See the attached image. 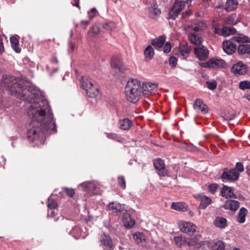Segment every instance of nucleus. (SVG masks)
Instances as JSON below:
<instances>
[{
    "label": "nucleus",
    "instance_id": "nucleus-36",
    "mask_svg": "<svg viewBox=\"0 0 250 250\" xmlns=\"http://www.w3.org/2000/svg\"><path fill=\"white\" fill-rule=\"evenodd\" d=\"M133 238L135 242L139 244L146 242V237L142 233H136L133 235Z\"/></svg>",
    "mask_w": 250,
    "mask_h": 250
},
{
    "label": "nucleus",
    "instance_id": "nucleus-48",
    "mask_svg": "<svg viewBox=\"0 0 250 250\" xmlns=\"http://www.w3.org/2000/svg\"><path fill=\"white\" fill-rule=\"evenodd\" d=\"M218 185L216 184H212L208 187V191L214 194L218 188Z\"/></svg>",
    "mask_w": 250,
    "mask_h": 250
},
{
    "label": "nucleus",
    "instance_id": "nucleus-30",
    "mask_svg": "<svg viewBox=\"0 0 250 250\" xmlns=\"http://www.w3.org/2000/svg\"><path fill=\"white\" fill-rule=\"evenodd\" d=\"M165 42V38L164 36H160L158 38L154 39L152 41V44L157 47L161 48Z\"/></svg>",
    "mask_w": 250,
    "mask_h": 250
},
{
    "label": "nucleus",
    "instance_id": "nucleus-22",
    "mask_svg": "<svg viewBox=\"0 0 250 250\" xmlns=\"http://www.w3.org/2000/svg\"><path fill=\"white\" fill-rule=\"evenodd\" d=\"M122 220L125 227L127 229L131 228L135 224V221L127 213L124 214Z\"/></svg>",
    "mask_w": 250,
    "mask_h": 250
},
{
    "label": "nucleus",
    "instance_id": "nucleus-19",
    "mask_svg": "<svg viewBox=\"0 0 250 250\" xmlns=\"http://www.w3.org/2000/svg\"><path fill=\"white\" fill-rule=\"evenodd\" d=\"M207 27L206 23L203 21H200L197 23L191 24L186 27L187 30H193L196 32L204 30Z\"/></svg>",
    "mask_w": 250,
    "mask_h": 250
},
{
    "label": "nucleus",
    "instance_id": "nucleus-63",
    "mask_svg": "<svg viewBox=\"0 0 250 250\" xmlns=\"http://www.w3.org/2000/svg\"><path fill=\"white\" fill-rule=\"evenodd\" d=\"M183 148H186V149H188V146L187 144H183V146H182Z\"/></svg>",
    "mask_w": 250,
    "mask_h": 250
},
{
    "label": "nucleus",
    "instance_id": "nucleus-31",
    "mask_svg": "<svg viewBox=\"0 0 250 250\" xmlns=\"http://www.w3.org/2000/svg\"><path fill=\"white\" fill-rule=\"evenodd\" d=\"M188 38L190 40V41L194 44L199 46L201 45L200 44L202 42L201 40H200V37L194 34V33H190L188 35Z\"/></svg>",
    "mask_w": 250,
    "mask_h": 250
},
{
    "label": "nucleus",
    "instance_id": "nucleus-64",
    "mask_svg": "<svg viewBox=\"0 0 250 250\" xmlns=\"http://www.w3.org/2000/svg\"><path fill=\"white\" fill-rule=\"evenodd\" d=\"M247 99L248 101H250V94L247 96Z\"/></svg>",
    "mask_w": 250,
    "mask_h": 250
},
{
    "label": "nucleus",
    "instance_id": "nucleus-52",
    "mask_svg": "<svg viewBox=\"0 0 250 250\" xmlns=\"http://www.w3.org/2000/svg\"><path fill=\"white\" fill-rule=\"evenodd\" d=\"M235 117V114H231L230 115L225 114L224 116H222V118L225 120H231L234 118Z\"/></svg>",
    "mask_w": 250,
    "mask_h": 250
},
{
    "label": "nucleus",
    "instance_id": "nucleus-49",
    "mask_svg": "<svg viewBox=\"0 0 250 250\" xmlns=\"http://www.w3.org/2000/svg\"><path fill=\"white\" fill-rule=\"evenodd\" d=\"M97 14V10L95 8H92L90 11L88 12V17L90 20L94 18L96 16Z\"/></svg>",
    "mask_w": 250,
    "mask_h": 250
},
{
    "label": "nucleus",
    "instance_id": "nucleus-38",
    "mask_svg": "<svg viewBox=\"0 0 250 250\" xmlns=\"http://www.w3.org/2000/svg\"><path fill=\"white\" fill-rule=\"evenodd\" d=\"M225 244L221 241H218L214 243L211 250H225Z\"/></svg>",
    "mask_w": 250,
    "mask_h": 250
},
{
    "label": "nucleus",
    "instance_id": "nucleus-1",
    "mask_svg": "<svg viewBox=\"0 0 250 250\" xmlns=\"http://www.w3.org/2000/svg\"><path fill=\"white\" fill-rule=\"evenodd\" d=\"M11 83L7 87L12 94L17 95L31 104L28 115L31 119L27 131V137L31 141L38 139L41 134L49 130L56 132V125L51 108L46 100L37 97L40 93L34 86H26L22 80L11 79Z\"/></svg>",
    "mask_w": 250,
    "mask_h": 250
},
{
    "label": "nucleus",
    "instance_id": "nucleus-10",
    "mask_svg": "<svg viewBox=\"0 0 250 250\" xmlns=\"http://www.w3.org/2000/svg\"><path fill=\"white\" fill-rule=\"evenodd\" d=\"M158 85L156 83H144L141 89L142 88V93L145 97H148L150 95L153 91L158 87Z\"/></svg>",
    "mask_w": 250,
    "mask_h": 250
},
{
    "label": "nucleus",
    "instance_id": "nucleus-6",
    "mask_svg": "<svg viewBox=\"0 0 250 250\" xmlns=\"http://www.w3.org/2000/svg\"><path fill=\"white\" fill-rule=\"evenodd\" d=\"M239 173L236 169H231L229 171L225 170L221 176V178L224 182L228 181H235L238 179Z\"/></svg>",
    "mask_w": 250,
    "mask_h": 250
},
{
    "label": "nucleus",
    "instance_id": "nucleus-27",
    "mask_svg": "<svg viewBox=\"0 0 250 250\" xmlns=\"http://www.w3.org/2000/svg\"><path fill=\"white\" fill-rule=\"evenodd\" d=\"M227 220L221 217H217L213 222V224L218 228H225L227 226Z\"/></svg>",
    "mask_w": 250,
    "mask_h": 250
},
{
    "label": "nucleus",
    "instance_id": "nucleus-42",
    "mask_svg": "<svg viewBox=\"0 0 250 250\" xmlns=\"http://www.w3.org/2000/svg\"><path fill=\"white\" fill-rule=\"evenodd\" d=\"M103 27L107 31H112L116 27V25L113 22H109L104 24Z\"/></svg>",
    "mask_w": 250,
    "mask_h": 250
},
{
    "label": "nucleus",
    "instance_id": "nucleus-56",
    "mask_svg": "<svg viewBox=\"0 0 250 250\" xmlns=\"http://www.w3.org/2000/svg\"><path fill=\"white\" fill-rule=\"evenodd\" d=\"M80 0H73L72 2V4L73 6L77 7L79 9H80V6L79 5Z\"/></svg>",
    "mask_w": 250,
    "mask_h": 250
},
{
    "label": "nucleus",
    "instance_id": "nucleus-7",
    "mask_svg": "<svg viewBox=\"0 0 250 250\" xmlns=\"http://www.w3.org/2000/svg\"><path fill=\"white\" fill-rule=\"evenodd\" d=\"M180 230L191 235L196 231V226L190 222L181 221L179 223Z\"/></svg>",
    "mask_w": 250,
    "mask_h": 250
},
{
    "label": "nucleus",
    "instance_id": "nucleus-47",
    "mask_svg": "<svg viewBox=\"0 0 250 250\" xmlns=\"http://www.w3.org/2000/svg\"><path fill=\"white\" fill-rule=\"evenodd\" d=\"M206 83L208 87L210 90H214L217 87V83L215 81L212 82H207Z\"/></svg>",
    "mask_w": 250,
    "mask_h": 250
},
{
    "label": "nucleus",
    "instance_id": "nucleus-39",
    "mask_svg": "<svg viewBox=\"0 0 250 250\" xmlns=\"http://www.w3.org/2000/svg\"><path fill=\"white\" fill-rule=\"evenodd\" d=\"M175 244L179 247H181L186 242L185 237L181 235L174 237Z\"/></svg>",
    "mask_w": 250,
    "mask_h": 250
},
{
    "label": "nucleus",
    "instance_id": "nucleus-33",
    "mask_svg": "<svg viewBox=\"0 0 250 250\" xmlns=\"http://www.w3.org/2000/svg\"><path fill=\"white\" fill-rule=\"evenodd\" d=\"M238 52L241 54L250 53V45L249 44H241L239 45L238 47Z\"/></svg>",
    "mask_w": 250,
    "mask_h": 250
},
{
    "label": "nucleus",
    "instance_id": "nucleus-12",
    "mask_svg": "<svg viewBox=\"0 0 250 250\" xmlns=\"http://www.w3.org/2000/svg\"><path fill=\"white\" fill-rule=\"evenodd\" d=\"M201 236L197 235L194 237L190 238L187 242L188 245L189 247H193L199 245L200 247L205 246L204 249L209 247V243L208 241H200Z\"/></svg>",
    "mask_w": 250,
    "mask_h": 250
},
{
    "label": "nucleus",
    "instance_id": "nucleus-20",
    "mask_svg": "<svg viewBox=\"0 0 250 250\" xmlns=\"http://www.w3.org/2000/svg\"><path fill=\"white\" fill-rule=\"evenodd\" d=\"M233 188L230 187L224 186L221 190V195L226 198H237V196L233 193Z\"/></svg>",
    "mask_w": 250,
    "mask_h": 250
},
{
    "label": "nucleus",
    "instance_id": "nucleus-57",
    "mask_svg": "<svg viewBox=\"0 0 250 250\" xmlns=\"http://www.w3.org/2000/svg\"><path fill=\"white\" fill-rule=\"evenodd\" d=\"M55 213V211L53 209H50L48 211V216L51 217H54V214Z\"/></svg>",
    "mask_w": 250,
    "mask_h": 250
},
{
    "label": "nucleus",
    "instance_id": "nucleus-59",
    "mask_svg": "<svg viewBox=\"0 0 250 250\" xmlns=\"http://www.w3.org/2000/svg\"><path fill=\"white\" fill-rule=\"evenodd\" d=\"M70 46L71 51H73L75 49V45L72 42L70 43Z\"/></svg>",
    "mask_w": 250,
    "mask_h": 250
},
{
    "label": "nucleus",
    "instance_id": "nucleus-34",
    "mask_svg": "<svg viewBox=\"0 0 250 250\" xmlns=\"http://www.w3.org/2000/svg\"><path fill=\"white\" fill-rule=\"evenodd\" d=\"M236 29L233 27H223L222 28V36H229L230 35L234 34L236 32Z\"/></svg>",
    "mask_w": 250,
    "mask_h": 250
},
{
    "label": "nucleus",
    "instance_id": "nucleus-50",
    "mask_svg": "<svg viewBox=\"0 0 250 250\" xmlns=\"http://www.w3.org/2000/svg\"><path fill=\"white\" fill-rule=\"evenodd\" d=\"M177 59L174 57H171L169 59V64L172 67H174L177 64Z\"/></svg>",
    "mask_w": 250,
    "mask_h": 250
},
{
    "label": "nucleus",
    "instance_id": "nucleus-4",
    "mask_svg": "<svg viewBox=\"0 0 250 250\" xmlns=\"http://www.w3.org/2000/svg\"><path fill=\"white\" fill-rule=\"evenodd\" d=\"M82 86L86 91L89 97L95 98L99 94L98 89L94 87L91 82L87 79L83 78L81 80Z\"/></svg>",
    "mask_w": 250,
    "mask_h": 250
},
{
    "label": "nucleus",
    "instance_id": "nucleus-35",
    "mask_svg": "<svg viewBox=\"0 0 250 250\" xmlns=\"http://www.w3.org/2000/svg\"><path fill=\"white\" fill-rule=\"evenodd\" d=\"M11 46L14 51L17 53H20L21 49L19 47V41L15 37H12L10 39Z\"/></svg>",
    "mask_w": 250,
    "mask_h": 250
},
{
    "label": "nucleus",
    "instance_id": "nucleus-43",
    "mask_svg": "<svg viewBox=\"0 0 250 250\" xmlns=\"http://www.w3.org/2000/svg\"><path fill=\"white\" fill-rule=\"evenodd\" d=\"M240 89L245 90L246 89H250V82L248 81H244L239 83V86Z\"/></svg>",
    "mask_w": 250,
    "mask_h": 250
},
{
    "label": "nucleus",
    "instance_id": "nucleus-13",
    "mask_svg": "<svg viewBox=\"0 0 250 250\" xmlns=\"http://www.w3.org/2000/svg\"><path fill=\"white\" fill-rule=\"evenodd\" d=\"M85 191L90 192L93 194H97L98 193V187L94 182H85L80 185Z\"/></svg>",
    "mask_w": 250,
    "mask_h": 250
},
{
    "label": "nucleus",
    "instance_id": "nucleus-62",
    "mask_svg": "<svg viewBox=\"0 0 250 250\" xmlns=\"http://www.w3.org/2000/svg\"><path fill=\"white\" fill-rule=\"evenodd\" d=\"M52 62L53 63H58V60L56 58H54L53 60H52Z\"/></svg>",
    "mask_w": 250,
    "mask_h": 250
},
{
    "label": "nucleus",
    "instance_id": "nucleus-2",
    "mask_svg": "<svg viewBox=\"0 0 250 250\" xmlns=\"http://www.w3.org/2000/svg\"><path fill=\"white\" fill-rule=\"evenodd\" d=\"M142 95L141 82L137 79L129 81L125 87V96L128 101L136 103Z\"/></svg>",
    "mask_w": 250,
    "mask_h": 250
},
{
    "label": "nucleus",
    "instance_id": "nucleus-14",
    "mask_svg": "<svg viewBox=\"0 0 250 250\" xmlns=\"http://www.w3.org/2000/svg\"><path fill=\"white\" fill-rule=\"evenodd\" d=\"M111 66L113 69H118L120 72L124 73L125 70L122 60L117 57H114L111 61Z\"/></svg>",
    "mask_w": 250,
    "mask_h": 250
},
{
    "label": "nucleus",
    "instance_id": "nucleus-37",
    "mask_svg": "<svg viewBox=\"0 0 250 250\" xmlns=\"http://www.w3.org/2000/svg\"><path fill=\"white\" fill-rule=\"evenodd\" d=\"M233 40L238 42L245 43L250 42V39L248 37L241 35L234 37Z\"/></svg>",
    "mask_w": 250,
    "mask_h": 250
},
{
    "label": "nucleus",
    "instance_id": "nucleus-16",
    "mask_svg": "<svg viewBox=\"0 0 250 250\" xmlns=\"http://www.w3.org/2000/svg\"><path fill=\"white\" fill-rule=\"evenodd\" d=\"M223 49L228 54L231 55L236 51V47L232 41L229 40L223 42Z\"/></svg>",
    "mask_w": 250,
    "mask_h": 250
},
{
    "label": "nucleus",
    "instance_id": "nucleus-18",
    "mask_svg": "<svg viewBox=\"0 0 250 250\" xmlns=\"http://www.w3.org/2000/svg\"><path fill=\"white\" fill-rule=\"evenodd\" d=\"M240 207V203L233 200H228L226 201L223 208L226 209L236 211Z\"/></svg>",
    "mask_w": 250,
    "mask_h": 250
},
{
    "label": "nucleus",
    "instance_id": "nucleus-9",
    "mask_svg": "<svg viewBox=\"0 0 250 250\" xmlns=\"http://www.w3.org/2000/svg\"><path fill=\"white\" fill-rule=\"evenodd\" d=\"M154 166L160 176H165L167 175V171L166 169L164 161L161 159L155 160L153 163Z\"/></svg>",
    "mask_w": 250,
    "mask_h": 250
},
{
    "label": "nucleus",
    "instance_id": "nucleus-29",
    "mask_svg": "<svg viewBox=\"0 0 250 250\" xmlns=\"http://www.w3.org/2000/svg\"><path fill=\"white\" fill-rule=\"evenodd\" d=\"M171 208L175 210L182 212L187 210V208L185 204L181 202L173 203L171 205Z\"/></svg>",
    "mask_w": 250,
    "mask_h": 250
},
{
    "label": "nucleus",
    "instance_id": "nucleus-5",
    "mask_svg": "<svg viewBox=\"0 0 250 250\" xmlns=\"http://www.w3.org/2000/svg\"><path fill=\"white\" fill-rule=\"evenodd\" d=\"M202 66L206 68H224L227 67V63L221 59L212 58L207 62L203 63Z\"/></svg>",
    "mask_w": 250,
    "mask_h": 250
},
{
    "label": "nucleus",
    "instance_id": "nucleus-51",
    "mask_svg": "<svg viewBox=\"0 0 250 250\" xmlns=\"http://www.w3.org/2000/svg\"><path fill=\"white\" fill-rule=\"evenodd\" d=\"M171 49V45L169 43L167 42L163 48V51L165 53H169Z\"/></svg>",
    "mask_w": 250,
    "mask_h": 250
},
{
    "label": "nucleus",
    "instance_id": "nucleus-21",
    "mask_svg": "<svg viewBox=\"0 0 250 250\" xmlns=\"http://www.w3.org/2000/svg\"><path fill=\"white\" fill-rule=\"evenodd\" d=\"M231 72L236 75L243 74L245 73V68L243 62H240L234 64L231 68Z\"/></svg>",
    "mask_w": 250,
    "mask_h": 250
},
{
    "label": "nucleus",
    "instance_id": "nucleus-54",
    "mask_svg": "<svg viewBox=\"0 0 250 250\" xmlns=\"http://www.w3.org/2000/svg\"><path fill=\"white\" fill-rule=\"evenodd\" d=\"M106 136H107V137H108L109 139H114V140H116L118 138L117 135L115 133H107Z\"/></svg>",
    "mask_w": 250,
    "mask_h": 250
},
{
    "label": "nucleus",
    "instance_id": "nucleus-17",
    "mask_svg": "<svg viewBox=\"0 0 250 250\" xmlns=\"http://www.w3.org/2000/svg\"><path fill=\"white\" fill-rule=\"evenodd\" d=\"M193 108L197 111H201L204 114L208 112V109L206 104L199 99H197L194 103Z\"/></svg>",
    "mask_w": 250,
    "mask_h": 250
},
{
    "label": "nucleus",
    "instance_id": "nucleus-15",
    "mask_svg": "<svg viewBox=\"0 0 250 250\" xmlns=\"http://www.w3.org/2000/svg\"><path fill=\"white\" fill-rule=\"evenodd\" d=\"M194 197L199 201H200V208L203 209H205L211 202V199L204 195L198 194L194 196Z\"/></svg>",
    "mask_w": 250,
    "mask_h": 250
},
{
    "label": "nucleus",
    "instance_id": "nucleus-53",
    "mask_svg": "<svg viewBox=\"0 0 250 250\" xmlns=\"http://www.w3.org/2000/svg\"><path fill=\"white\" fill-rule=\"evenodd\" d=\"M236 168L239 172H243L244 170L242 163L237 162L236 164Z\"/></svg>",
    "mask_w": 250,
    "mask_h": 250
},
{
    "label": "nucleus",
    "instance_id": "nucleus-28",
    "mask_svg": "<svg viewBox=\"0 0 250 250\" xmlns=\"http://www.w3.org/2000/svg\"><path fill=\"white\" fill-rule=\"evenodd\" d=\"M149 15L152 18H154L155 16L159 15L161 13L160 10L158 8L157 5L155 3L149 7Z\"/></svg>",
    "mask_w": 250,
    "mask_h": 250
},
{
    "label": "nucleus",
    "instance_id": "nucleus-58",
    "mask_svg": "<svg viewBox=\"0 0 250 250\" xmlns=\"http://www.w3.org/2000/svg\"><path fill=\"white\" fill-rule=\"evenodd\" d=\"M90 20L86 21V20H83L81 21L82 24H85L87 25L90 22Z\"/></svg>",
    "mask_w": 250,
    "mask_h": 250
},
{
    "label": "nucleus",
    "instance_id": "nucleus-44",
    "mask_svg": "<svg viewBox=\"0 0 250 250\" xmlns=\"http://www.w3.org/2000/svg\"><path fill=\"white\" fill-rule=\"evenodd\" d=\"M58 206L57 203L52 199H49L47 206L49 209H55Z\"/></svg>",
    "mask_w": 250,
    "mask_h": 250
},
{
    "label": "nucleus",
    "instance_id": "nucleus-55",
    "mask_svg": "<svg viewBox=\"0 0 250 250\" xmlns=\"http://www.w3.org/2000/svg\"><path fill=\"white\" fill-rule=\"evenodd\" d=\"M213 31L214 33L216 34H217L219 35H222V28L220 29L217 27H214L213 28Z\"/></svg>",
    "mask_w": 250,
    "mask_h": 250
},
{
    "label": "nucleus",
    "instance_id": "nucleus-23",
    "mask_svg": "<svg viewBox=\"0 0 250 250\" xmlns=\"http://www.w3.org/2000/svg\"><path fill=\"white\" fill-rule=\"evenodd\" d=\"M238 5V0H227L226 2L225 9L227 12H230L236 9Z\"/></svg>",
    "mask_w": 250,
    "mask_h": 250
},
{
    "label": "nucleus",
    "instance_id": "nucleus-46",
    "mask_svg": "<svg viewBox=\"0 0 250 250\" xmlns=\"http://www.w3.org/2000/svg\"><path fill=\"white\" fill-rule=\"evenodd\" d=\"M118 183L120 187L123 189H125L126 188L125 180L124 176H121L118 178Z\"/></svg>",
    "mask_w": 250,
    "mask_h": 250
},
{
    "label": "nucleus",
    "instance_id": "nucleus-25",
    "mask_svg": "<svg viewBox=\"0 0 250 250\" xmlns=\"http://www.w3.org/2000/svg\"><path fill=\"white\" fill-rule=\"evenodd\" d=\"M144 54L145 60L147 62L152 59L154 56L155 52L153 47L150 45H148L144 50Z\"/></svg>",
    "mask_w": 250,
    "mask_h": 250
},
{
    "label": "nucleus",
    "instance_id": "nucleus-60",
    "mask_svg": "<svg viewBox=\"0 0 250 250\" xmlns=\"http://www.w3.org/2000/svg\"><path fill=\"white\" fill-rule=\"evenodd\" d=\"M247 173L248 174H250V163L246 167Z\"/></svg>",
    "mask_w": 250,
    "mask_h": 250
},
{
    "label": "nucleus",
    "instance_id": "nucleus-40",
    "mask_svg": "<svg viewBox=\"0 0 250 250\" xmlns=\"http://www.w3.org/2000/svg\"><path fill=\"white\" fill-rule=\"evenodd\" d=\"M190 49L188 46V45H185L183 48H181L179 50V55H181L183 57H186L190 52Z\"/></svg>",
    "mask_w": 250,
    "mask_h": 250
},
{
    "label": "nucleus",
    "instance_id": "nucleus-8",
    "mask_svg": "<svg viewBox=\"0 0 250 250\" xmlns=\"http://www.w3.org/2000/svg\"><path fill=\"white\" fill-rule=\"evenodd\" d=\"M194 53L200 61L206 60L209 55V51L203 45H199L194 49Z\"/></svg>",
    "mask_w": 250,
    "mask_h": 250
},
{
    "label": "nucleus",
    "instance_id": "nucleus-41",
    "mask_svg": "<svg viewBox=\"0 0 250 250\" xmlns=\"http://www.w3.org/2000/svg\"><path fill=\"white\" fill-rule=\"evenodd\" d=\"M100 32L99 27L97 25H93L88 31V34L91 36H93L99 34Z\"/></svg>",
    "mask_w": 250,
    "mask_h": 250
},
{
    "label": "nucleus",
    "instance_id": "nucleus-11",
    "mask_svg": "<svg viewBox=\"0 0 250 250\" xmlns=\"http://www.w3.org/2000/svg\"><path fill=\"white\" fill-rule=\"evenodd\" d=\"M100 242L104 250H111L112 249V240L108 235L105 233L101 234Z\"/></svg>",
    "mask_w": 250,
    "mask_h": 250
},
{
    "label": "nucleus",
    "instance_id": "nucleus-45",
    "mask_svg": "<svg viewBox=\"0 0 250 250\" xmlns=\"http://www.w3.org/2000/svg\"><path fill=\"white\" fill-rule=\"evenodd\" d=\"M62 189L65 192L67 196L70 198L73 197L75 193V191L73 188L63 187Z\"/></svg>",
    "mask_w": 250,
    "mask_h": 250
},
{
    "label": "nucleus",
    "instance_id": "nucleus-26",
    "mask_svg": "<svg viewBox=\"0 0 250 250\" xmlns=\"http://www.w3.org/2000/svg\"><path fill=\"white\" fill-rule=\"evenodd\" d=\"M120 128L123 130H128L132 125L131 121L128 118H125L119 121Z\"/></svg>",
    "mask_w": 250,
    "mask_h": 250
},
{
    "label": "nucleus",
    "instance_id": "nucleus-24",
    "mask_svg": "<svg viewBox=\"0 0 250 250\" xmlns=\"http://www.w3.org/2000/svg\"><path fill=\"white\" fill-rule=\"evenodd\" d=\"M108 208L111 210L113 212H121L124 210V207L123 205L116 203L111 202L108 205Z\"/></svg>",
    "mask_w": 250,
    "mask_h": 250
},
{
    "label": "nucleus",
    "instance_id": "nucleus-32",
    "mask_svg": "<svg viewBox=\"0 0 250 250\" xmlns=\"http://www.w3.org/2000/svg\"><path fill=\"white\" fill-rule=\"evenodd\" d=\"M247 212L248 211L245 208H241L238 215V222H239L240 223H243L245 221V217Z\"/></svg>",
    "mask_w": 250,
    "mask_h": 250
},
{
    "label": "nucleus",
    "instance_id": "nucleus-61",
    "mask_svg": "<svg viewBox=\"0 0 250 250\" xmlns=\"http://www.w3.org/2000/svg\"><path fill=\"white\" fill-rule=\"evenodd\" d=\"M191 11H186L185 14H183V17H185V15H188H188H190V14H191Z\"/></svg>",
    "mask_w": 250,
    "mask_h": 250
},
{
    "label": "nucleus",
    "instance_id": "nucleus-3",
    "mask_svg": "<svg viewBox=\"0 0 250 250\" xmlns=\"http://www.w3.org/2000/svg\"><path fill=\"white\" fill-rule=\"evenodd\" d=\"M190 2V0H176L169 12V18L175 19L186 5H189Z\"/></svg>",
    "mask_w": 250,
    "mask_h": 250
}]
</instances>
